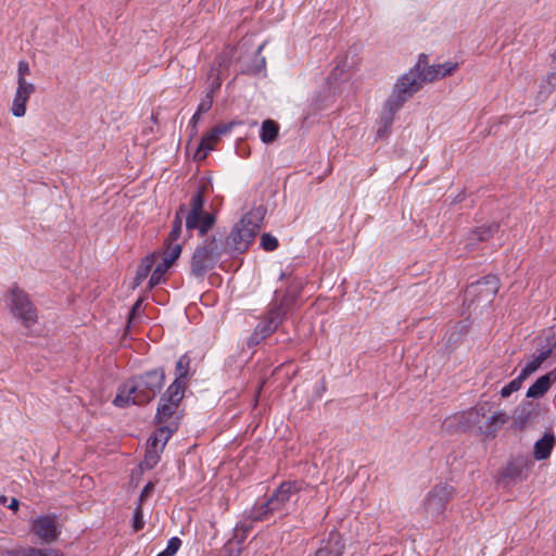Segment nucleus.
Returning <instances> with one entry per match:
<instances>
[{
	"mask_svg": "<svg viewBox=\"0 0 556 556\" xmlns=\"http://www.w3.org/2000/svg\"><path fill=\"white\" fill-rule=\"evenodd\" d=\"M157 255L151 254L146 256L140 265L138 266L136 277H135V286H139L142 283V281L148 277V275L151 273L152 267L154 266V263L156 261Z\"/></svg>",
	"mask_w": 556,
	"mask_h": 556,
	"instance_id": "23",
	"label": "nucleus"
},
{
	"mask_svg": "<svg viewBox=\"0 0 556 556\" xmlns=\"http://www.w3.org/2000/svg\"><path fill=\"white\" fill-rule=\"evenodd\" d=\"M154 486H155V484L152 481L148 482L143 486V489L139 495V504L140 505H142V503L148 498V496L154 491Z\"/></svg>",
	"mask_w": 556,
	"mask_h": 556,
	"instance_id": "44",
	"label": "nucleus"
},
{
	"mask_svg": "<svg viewBox=\"0 0 556 556\" xmlns=\"http://www.w3.org/2000/svg\"><path fill=\"white\" fill-rule=\"evenodd\" d=\"M345 544L337 530H331L328 536L320 542L315 556H342Z\"/></svg>",
	"mask_w": 556,
	"mask_h": 556,
	"instance_id": "15",
	"label": "nucleus"
},
{
	"mask_svg": "<svg viewBox=\"0 0 556 556\" xmlns=\"http://www.w3.org/2000/svg\"><path fill=\"white\" fill-rule=\"evenodd\" d=\"M555 446V437L552 432H546L542 439L534 443L533 457L536 460H543L549 457Z\"/></svg>",
	"mask_w": 556,
	"mask_h": 556,
	"instance_id": "18",
	"label": "nucleus"
},
{
	"mask_svg": "<svg viewBox=\"0 0 556 556\" xmlns=\"http://www.w3.org/2000/svg\"><path fill=\"white\" fill-rule=\"evenodd\" d=\"M292 299L285 296L279 301H273L266 315L258 321L250 341L254 344L270 336L283 321Z\"/></svg>",
	"mask_w": 556,
	"mask_h": 556,
	"instance_id": "7",
	"label": "nucleus"
},
{
	"mask_svg": "<svg viewBox=\"0 0 556 556\" xmlns=\"http://www.w3.org/2000/svg\"><path fill=\"white\" fill-rule=\"evenodd\" d=\"M147 448L161 450V442L157 441V438L154 435V433H152L151 437L148 439Z\"/></svg>",
	"mask_w": 556,
	"mask_h": 556,
	"instance_id": "45",
	"label": "nucleus"
},
{
	"mask_svg": "<svg viewBox=\"0 0 556 556\" xmlns=\"http://www.w3.org/2000/svg\"><path fill=\"white\" fill-rule=\"evenodd\" d=\"M233 125L235 123L219 124L213 128L214 135H216L217 138L225 136L231 131Z\"/></svg>",
	"mask_w": 556,
	"mask_h": 556,
	"instance_id": "42",
	"label": "nucleus"
},
{
	"mask_svg": "<svg viewBox=\"0 0 556 556\" xmlns=\"http://www.w3.org/2000/svg\"><path fill=\"white\" fill-rule=\"evenodd\" d=\"M199 119H200V117H195V113H194L190 121V123L193 125V127H195Z\"/></svg>",
	"mask_w": 556,
	"mask_h": 556,
	"instance_id": "52",
	"label": "nucleus"
},
{
	"mask_svg": "<svg viewBox=\"0 0 556 556\" xmlns=\"http://www.w3.org/2000/svg\"><path fill=\"white\" fill-rule=\"evenodd\" d=\"M188 368H189V358L184 355L181 356L177 363H176V371H177V378H185L188 375Z\"/></svg>",
	"mask_w": 556,
	"mask_h": 556,
	"instance_id": "39",
	"label": "nucleus"
},
{
	"mask_svg": "<svg viewBox=\"0 0 556 556\" xmlns=\"http://www.w3.org/2000/svg\"><path fill=\"white\" fill-rule=\"evenodd\" d=\"M500 229L497 223H492L486 226H481L472 229L464 239V245L468 251L476 249L480 242L491 239Z\"/></svg>",
	"mask_w": 556,
	"mask_h": 556,
	"instance_id": "14",
	"label": "nucleus"
},
{
	"mask_svg": "<svg viewBox=\"0 0 556 556\" xmlns=\"http://www.w3.org/2000/svg\"><path fill=\"white\" fill-rule=\"evenodd\" d=\"M279 132V125L273 119H266L262 124L261 140L264 143H271L276 140Z\"/></svg>",
	"mask_w": 556,
	"mask_h": 556,
	"instance_id": "25",
	"label": "nucleus"
},
{
	"mask_svg": "<svg viewBox=\"0 0 556 556\" xmlns=\"http://www.w3.org/2000/svg\"><path fill=\"white\" fill-rule=\"evenodd\" d=\"M18 506H20V502H18V500H17V498H15V497H12L11 503L9 504V506H8V507H9L10 509H12V510L16 511V510L18 509Z\"/></svg>",
	"mask_w": 556,
	"mask_h": 556,
	"instance_id": "50",
	"label": "nucleus"
},
{
	"mask_svg": "<svg viewBox=\"0 0 556 556\" xmlns=\"http://www.w3.org/2000/svg\"><path fill=\"white\" fill-rule=\"evenodd\" d=\"M186 212V206L181 204L178 208V211L175 214V218L173 220L172 230L168 233L167 241H175L178 242L181 232H182V215Z\"/></svg>",
	"mask_w": 556,
	"mask_h": 556,
	"instance_id": "27",
	"label": "nucleus"
},
{
	"mask_svg": "<svg viewBox=\"0 0 556 556\" xmlns=\"http://www.w3.org/2000/svg\"><path fill=\"white\" fill-rule=\"evenodd\" d=\"M218 139L219 138H217V136L214 135V130L212 129L202 138L194 153L193 159L197 161H202L206 159L208 152L214 149V144L218 141Z\"/></svg>",
	"mask_w": 556,
	"mask_h": 556,
	"instance_id": "21",
	"label": "nucleus"
},
{
	"mask_svg": "<svg viewBox=\"0 0 556 556\" xmlns=\"http://www.w3.org/2000/svg\"><path fill=\"white\" fill-rule=\"evenodd\" d=\"M489 413L488 404L480 405L470 409L466 414V421L469 428L476 429L481 434L494 435L500 428L508 421V416L505 413H494L486 416Z\"/></svg>",
	"mask_w": 556,
	"mask_h": 556,
	"instance_id": "8",
	"label": "nucleus"
},
{
	"mask_svg": "<svg viewBox=\"0 0 556 556\" xmlns=\"http://www.w3.org/2000/svg\"><path fill=\"white\" fill-rule=\"evenodd\" d=\"M264 210L257 207L245 214L235 224L226 238L225 250L230 253H244L260 231Z\"/></svg>",
	"mask_w": 556,
	"mask_h": 556,
	"instance_id": "4",
	"label": "nucleus"
},
{
	"mask_svg": "<svg viewBox=\"0 0 556 556\" xmlns=\"http://www.w3.org/2000/svg\"><path fill=\"white\" fill-rule=\"evenodd\" d=\"M545 81L549 86V88L547 90H545V93H549L551 90L556 87V72L551 73L549 75H547Z\"/></svg>",
	"mask_w": 556,
	"mask_h": 556,
	"instance_id": "48",
	"label": "nucleus"
},
{
	"mask_svg": "<svg viewBox=\"0 0 556 556\" xmlns=\"http://www.w3.org/2000/svg\"><path fill=\"white\" fill-rule=\"evenodd\" d=\"M170 267L167 263L164 261H161L159 264H156L155 268L153 269L150 280H149V287L152 289L155 286L160 285L163 281L164 274L167 271V269Z\"/></svg>",
	"mask_w": 556,
	"mask_h": 556,
	"instance_id": "29",
	"label": "nucleus"
},
{
	"mask_svg": "<svg viewBox=\"0 0 556 556\" xmlns=\"http://www.w3.org/2000/svg\"><path fill=\"white\" fill-rule=\"evenodd\" d=\"M30 74L29 64L25 60H21L17 64V85H21L22 81L26 80V75Z\"/></svg>",
	"mask_w": 556,
	"mask_h": 556,
	"instance_id": "40",
	"label": "nucleus"
},
{
	"mask_svg": "<svg viewBox=\"0 0 556 556\" xmlns=\"http://www.w3.org/2000/svg\"><path fill=\"white\" fill-rule=\"evenodd\" d=\"M177 408L178 407L175 406V403H167L161 400L155 415L156 424L166 425L167 422H172L174 420L179 422L180 417L177 415Z\"/></svg>",
	"mask_w": 556,
	"mask_h": 556,
	"instance_id": "19",
	"label": "nucleus"
},
{
	"mask_svg": "<svg viewBox=\"0 0 556 556\" xmlns=\"http://www.w3.org/2000/svg\"><path fill=\"white\" fill-rule=\"evenodd\" d=\"M453 493L454 489L448 484L435 485L424 502L427 516L432 519L439 518L444 513L446 503L452 498Z\"/></svg>",
	"mask_w": 556,
	"mask_h": 556,
	"instance_id": "12",
	"label": "nucleus"
},
{
	"mask_svg": "<svg viewBox=\"0 0 556 556\" xmlns=\"http://www.w3.org/2000/svg\"><path fill=\"white\" fill-rule=\"evenodd\" d=\"M184 396V387L175 379V381L167 388L166 392L162 395L161 400L167 403H175V406L178 407L179 402Z\"/></svg>",
	"mask_w": 556,
	"mask_h": 556,
	"instance_id": "24",
	"label": "nucleus"
},
{
	"mask_svg": "<svg viewBox=\"0 0 556 556\" xmlns=\"http://www.w3.org/2000/svg\"><path fill=\"white\" fill-rule=\"evenodd\" d=\"M8 306L11 313L17 317L22 324L29 328L37 321V309L29 299V295L18 287H13L9 293Z\"/></svg>",
	"mask_w": 556,
	"mask_h": 556,
	"instance_id": "10",
	"label": "nucleus"
},
{
	"mask_svg": "<svg viewBox=\"0 0 556 556\" xmlns=\"http://www.w3.org/2000/svg\"><path fill=\"white\" fill-rule=\"evenodd\" d=\"M439 67H440V71H441V77H445L447 75H451L457 67H458V64L457 63H453V62H446V63H443V64H438Z\"/></svg>",
	"mask_w": 556,
	"mask_h": 556,
	"instance_id": "43",
	"label": "nucleus"
},
{
	"mask_svg": "<svg viewBox=\"0 0 556 556\" xmlns=\"http://www.w3.org/2000/svg\"><path fill=\"white\" fill-rule=\"evenodd\" d=\"M298 493L295 482H282L265 502L253 505L249 510V518L252 521H266L276 514H288L291 505L298 500Z\"/></svg>",
	"mask_w": 556,
	"mask_h": 556,
	"instance_id": "3",
	"label": "nucleus"
},
{
	"mask_svg": "<svg viewBox=\"0 0 556 556\" xmlns=\"http://www.w3.org/2000/svg\"><path fill=\"white\" fill-rule=\"evenodd\" d=\"M35 90V85L29 81H22L21 85H17L11 106V113L15 117H23L25 115L26 103Z\"/></svg>",
	"mask_w": 556,
	"mask_h": 556,
	"instance_id": "13",
	"label": "nucleus"
},
{
	"mask_svg": "<svg viewBox=\"0 0 556 556\" xmlns=\"http://www.w3.org/2000/svg\"><path fill=\"white\" fill-rule=\"evenodd\" d=\"M264 48V45H261L258 48H257V54H261L262 52V49Z\"/></svg>",
	"mask_w": 556,
	"mask_h": 556,
	"instance_id": "54",
	"label": "nucleus"
},
{
	"mask_svg": "<svg viewBox=\"0 0 556 556\" xmlns=\"http://www.w3.org/2000/svg\"><path fill=\"white\" fill-rule=\"evenodd\" d=\"M166 248L163 252L162 261L172 266L181 253V243L175 241H165Z\"/></svg>",
	"mask_w": 556,
	"mask_h": 556,
	"instance_id": "28",
	"label": "nucleus"
},
{
	"mask_svg": "<svg viewBox=\"0 0 556 556\" xmlns=\"http://www.w3.org/2000/svg\"><path fill=\"white\" fill-rule=\"evenodd\" d=\"M163 450H148L146 451L144 458L140 464L142 469L150 470L154 468L161 458V453Z\"/></svg>",
	"mask_w": 556,
	"mask_h": 556,
	"instance_id": "30",
	"label": "nucleus"
},
{
	"mask_svg": "<svg viewBox=\"0 0 556 556\" xmlns=\"http://www.w3.org/2000/svg\"><path fill=\"white\" fill-rule=\"evenodd\" d=\"M498 289V278L494 275H488L467 287L464 293V306L467 309L488 306L492 303Z\"/></svg>",
	"mask_w": 556,
	"mask_h": 556,
	"instance_id": "6",
	"label": "nucleus"
},
{
	"mask_svg": "<svg viewBox=\"0 0 556 556\" xmlns=\"http://www.w3.org/2000/svg\"><path fill=\"white\" fill-rule=\"evenodd\" d=\"M556 380V367L549 372L541 376L528 389L527 396L532 399L542 397L549 389L551 384Z\"/></svg>",
	"mask_w": 556,
	"mask_h": 556,
	"instance_id": "17",
	"label": "nucleus"
},
{
	"mask_svg": "<svg viewBox=\"0 0 556 556\" xmlns=\"http://www.w3.org/2000/svg\"><path fill=\"white\" fill-rule=\"evenodd\" d=\"M178 421L174 420L172 422H167L166 425H159V428L153 432L157 438V441L161 442V450H164L166 443L170 439V437L177 431Z\"/></svg>",
	"mask_w": 556,
	"mask_h": 556,
	"instance_id": "22",
	"label": "nucleus"
},
{
	"mask_svg": "<svg viewBox=\"0 0 556 556\" xmlns=\"http://www.w3.org/2000/svg\"><path fill=\"white\" fill-rule=\"evenodd\" d=\"M551 357V350L541 351L538 356L531 362H529L525 368L520 371V376L526 380L531 374H533L544 361Z\"/></svg>",
	"mask_w": 556,
	"mask_h": 556,
	"instance_id": "26",
	"label": "nucleus"
},
{
	"mask_svg": "<svg viewBox=\"0 0 556 556\" xmlns=\"http://www.w3.org/2000/svg\"><path fill=\"white\" fill-rule=\"evenodd\" d=\"M165 372L155 368L127 381L118 391L113 403L118 407L143 404L152 400L163 388Z\"/></svg>",
	"mask_w": 556,
	"mask_h": 556,
	"instance_id": "1",
	"label": "nucleus"
},
{
	"mask_svg": "<svg viewBox=\"0 0 556 556\" xmlns=\"http://www.w3.org/2000/svg\"><path fill=\"white\" fill-rule=\"evenodd\" d=\"M264 67H265V58L262 56L261 60H260V64L256 66V70L261 71Z\"/></svg>",
	"mask_w": 556,
	"mask_h": 556,
	"instance_id": "51",
	"label": "nucleus"
},
{
	"mask_svg": "<svg viewBox=\"0 0 556 556\" xmlns=\"http://www.w3.org/2000/svg\"><path fill=\"white\" fill-rule=\"evenodd\" d=\"M420 74V80L421 83H426V81H433L438 78H442L441 77V71H440V67L439 65H430L426 68H424L421 72H419Z\"/></svg>",
	"mask_w": 556,
	"mask_h": 556,
	"instance_id": "33",
	"label": "nucleus"
},
{
	"mask_svg": "<svg viewBox=\"0 0 556 556\" xmlns=\"http://www.w3.org/2000/svg\"><path fill=\"white\" fill-rule=\"evenodd\" d=\"M422 83L417 68L409 70L403 74L394 85L391 96L384 103L380 121L382 126L377 130V136L382 138L387 136L392 126L395 113L403 104L412 98L420 88Z\"/></svg>",
	"mask_w": 556,
	"mask_h": 556,
	"instance_id": "2",
	"label": "nucleus"
},
{
	"mask_svg": "<svg viewBox=\"0 0 556 556\" xmlns=\"http://www.w3.org/2000/svg\"><path fill=\"white\" fill-rule=\"evenodd\" d=\"M261 245L265 251H275L279 243L276 237L270 233H263L261 237Z\"/></svg>",
	"mask_w": 556,
	"mask_h": 556,
	"instance_id": "36",
	"label": "nucleus"
},
{
	"mask_svg": "<svg viewBox=\"0 0 556 556\" xmlns=\"http://www.w3.org/2000/svg\"><path fill=\"white\" fill-rule=\"evenodd\" d=\"M464 332H466V325L462 323L457 324L454 330L446 334V345L450 348L455 346L460 341Z\"/></svg>",
	"mask_w": 556,
	"mask_h": 556,
	"instance_id": "32",
	"label": "nucleus"
},
{
	"mask_svg": "<svg viewBox=\"0 0 556 556\" xmlns=\"http://www.w3.org/2000/svg\"><path fill=\"white\" fill-rule=\"evenodd\" d=\"M207 80H208V87H207V93H211L212 96H214V93L219 90L220 86H222V79H220V75H219V68L216 67L215 65H213L208 72V75H207Z\"/></svg>",
	"mask_w": 556,
	"mask_h": 556,
	"instance_id": "31",
	"label": "nucleus"
},
{
	"mask_svg": "<svg viewBox=\"0 0 556 556\" xmlns=\"http://www.w3.org/2000/svg\"><path fill=\"white\" fill-rule=\"evenodd\" d=\"M523 381L525 379L519 375L501 390V395L503 397H508L513 392L518 391L521 388Z\"/></svg>",
	"mask_w": 556,
	"mask_h": 556,
	"instance_id": "35",
	"label": "nucleus"
},
{
	"mask_svg": "<svg viewBox=\"0 0 556 556\" xmlns=\"http://www.w3.org/2000/svg\"><path fill=\"white\" fill-rule=\"evenodd\" d=\"M224 251L223 243L215 237H207L199 244L191 257L190 274L198 280H203L207 271L212 270L219 261Z\"/></svg>",
	"mask_w": 556,
	"mask_h": 556,
	"instance_id": "5",
	"label": "nucleus"
},
{
	"mask_svg": "<svg viewBox=\"0 0 556 556\" xmlns=\"http://www.w3.org/2000/svg\"><path fill=\"white\" fill-rule=\"evenodd\" d=\"M345 67H346V65H345V61H341V62L336 66V68H334V71H333L332 75L337 77L338 75L343 74V73L345 72Z\"/></svg>",
	"mask_w": 556,
	"mask_h": 556,
	"instance_id": "49",
	"label": "nucleus"
},
{
	"mask_svg": "<svg viewBox=\"0 0 556 556\" xmlns=\"http://www.w3.org/2000/svg\"><path fill=\"white\" fill-rule=\"evenodd\" d=\"M132 527L135 531H139L144 527L143 521V509L142 505L138 504L135 508L134 516H132Z\"/></svg>",
	"mask_w": 556,
	"mask_h": 556,
	"instance_id": "38",
	"label": "nucleus"
},
{
	"mask_svg": "<svg viewBox=\"0 0 556 556\" xmlns=\"http://www.w3.org/2000/svg\"><path fill=\"white\" fill-rule=\"evenodd\" d=\"M547 341V349L546 350H551V356H555L556 357V334H553L552 337H548L546 339Z\"/></svg>",
	"mask_w": 556,
	"mask_h": 556,
	"instance_id": "47",
	"label": "nucleus"
},
{
	"mask_svg": "<svg viewBox=\"0 0 556 556\" xmlns=\"http://www.w3.org/2000/svg\"><path fill=\"white\" fill-rule=\"evenodd\" d=\"M213 104V96L211 93L205 94V97L201 100L195 111V117H200L201 114L206 113L211 110Z\"/></svg>",
	"mask_w": 556,
	"mask_h": 556,
	"instance_id": "37",
	"label": "nucleus"
},
{
	"mask_svg": "<svg viewBox=\"0 0 556 556\" xmlns=\"http://www.w3.org/2000/svg\"><path fill=\"white\" fill-rule=\"evenodd\" d=\"M30 532L41 544H51L55 542L61 534V528L58 523L56 515H42L36 517L30 522Z\"/></svg>",
	"mask_w": 556,
	"mask_h": 556,
	"instance_id": "11",
	"label": "nucleus"
},
{
	"mask_svg": "<svg viewBox=\"0 0 556 556\" xmlns=\"http://www.w3.org/2000/svg\"><path fill=\"white\" fill-rule=\"evenodd\" d=\"M181 546V540L177 536H173L168 540L166 548L159 553L156 556H174Z\"/></svg>",
	"mask_w": 556,
	"mask_h": 556,
	"instance_id": "34",
	"label": "nucleus"
},
{
	"mask_svg": "<svg viewBox=\"0 0 556 556\" xmlns=\"http://www.w3.org/2000/svg\"><path fill=\"white\" fill-rule=\"evenodd\" d=\"M554 61H556V52L554 53Z\"/></svg>",
	"mask_w": 556,
	"mask_h": 556,
	"instance_id": "55",
	"label": "nucleus"
},
{
	"mask_svg": "<svg viewBox=\"0 0 556 556\" xmlns=\"http://www.w3.org/2000/svg\"><path fill=\"white\" fill-rule=\"evenodd\" d=\"M142 304V299H138L135 304L132 305L129 315H128V323H131V320L136 317L138 314V311Z\"/></svg>",
	"mask_w": 556,
	"mask_h": 556,
	"instance_id": "46",
	"label": "nucleus"
},
{
	"mask_svg": "<svg viewBox=\"0 0 556 556\" xmlns=\"http://www.w3.org/2000/svg\"><path fill=\"white\" fill-rule=\"evenodd\" d=\"M254 521H252L250 518H249V510L245 511L244 514V520L241 521L240 523L237 525V527L235 528V530L237 532H242L243 536H245L251 530H252V523Z\"/></svg>",
	"mask_w": 556,
	"mask_h": 556,
	"instance_id": "41",
	"label": "nucleus"
},
{
	"mask_svg": "<svg viewBox=\"0 0 556 556\" xmlns=\"http://www.w3.org/2000/svg\"><path fill=\"white\" fill-rule=\"evenodd\" d=\"M189 210L186 214V228L188 232L198 230L199 235L204 236L215 224V216L211 213L204 212V197L203 191L199 189L192 197L189 203Z\"/></svg>",
	"mask_w": 556,
	"mask_h": 556,
	"instance_id": "9",
	"label": "nucleus"
},
{
	"mask_svg": "<svg viewBox=\"0 0 556 556\" xmlns=\"http://www.w3.org/2000/svg\"><path fill=\"white\" fill-rule=\"evenodd\" d=\"M5 556H63L54 548L18 547L5 551Z\"/></svg>",
	"mask_w": 556,
	"mask_h": 556,
	"instance_id": "20",
	"label": "nucleus"
},
{
	"mask_svg": "<svg viewBox=\"0 0 556 556\" xmlns=\"http://www.w3.org/2000/svg\"><path fill=\"white\" fill-rule=\"evenodd\" d=\"M8 502V497L5 495H0V504L5 505Z\"/></svg>",
	"mask_w": 556,
	"mask_h": 556,
	"instance_id": "53",
	"label": "nucleus"
},
{
	"mask_svg": "<svg viewBox=\"0 0 556 556\" xmlns=\"http://www.w3.org/2000/svg\"><path fill=\"white\" fill-rule=\"evenodd\" d=\"M531 465L532 462L528 457H516L507 464L502 476L511 481L522 480L525 478V471H527Z\"/></svg>",
	"mask_w": 556,
	"mask_h": 556,
	"instance_id": "16",
	"label": "nucleus"
}]
</instances>
